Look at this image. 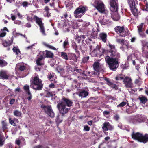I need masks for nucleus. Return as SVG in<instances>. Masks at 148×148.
I'll return each instance as SVG.
<instances>
[{
  "label": "nucleus",
  "mask_w": 148,
  "mask_h": 148,
  "mask_svg": "<svg viewBox=\"0 0 148 148\" xmlns=\"http://www.w3.org/2000/svg\"><path fill=\"white\" fill-rule=\"evenodd\" d=\"M104 80L106 81L107 84L109 85L110 87L113 89L116 90H117L118 89L117 86L115 84H113L112 82H111L110 79L107 77H105Z\"/></svg>",
  "instance_id": "19"
},
{
  "label": "nucleus",
  "mask_w": 148,
  "mask_h": 148,
  "mask_svg": "<svg viewBox=\"0 0 148 148\" xmlns=\"http://www.w3.org/2000/svg\"><path fill=\"white\" fill-rule=\"evenodd\" d=\"M99 45L96 44L95 42H92V43H90V49L91 51L92 50L95 49H96L98 48L99 47Z\"/></svg>",
  "instance_id": "31"
},
{
  "label": "nucleus",
  "mask_w": 148,
  "mask_h": 148,
  "mask_svg": "<svg viewBox=\"0 0 148 148\" xmlns=\"http://www.w3.org/2000/svg\"><path fill=\"white\" fill-rule=\"evenodd\" d=\"M127 104V103L125 101H123L120 104H118L117 106V108L119 107H122L124 106Z\"/></svg>",
  "instance_id": "50"
},
{
  "label": "nucleus",
  "mask_w": 148,
  "mask_h": 148,
  "mask_svg": "<svg viewBox=\"0 0 148 148\" xmlns=\"http://www.w3.org/2000/svg\"><path fill=\"white\" fill-rule=\"evenodd\" d=\"M12 50L16 55H18L20 53V51L18 47H14L13 48Z\"/></svg>",
  "instance_id": "36"
},
{
  "label": "nucleus",
  "mask_w": 148,
  "mask_h": 148,
  "mask_svg": "<svg viewBox=\"0 0 148 148\" xmlns=\"http://www.w3.org/2000/svg\"><path fill=\"white\" fill-rule=\"evenodd\" d=\"M89 59V56L84 57L82 59V62L84 63H87Z\"/></svg>",
  "instance_id": "47"
},
{
  "label": "nucleus",
  "mask_w": 148,
  "mask_h": 148,
  "mask_svg": "<svg viewBox=\"0 0 148 148\" xmlns=\"http://www.w3.org/2000/svg\"><path fill=\"white\" fill-rule=\"evenodd\" d=\"M31 87L36 90H41L43 88V84L42 80L39 78L38 75L34 76L32 80L30 81Z\"/></svg>",
  "instance_id": "2"
},
{
  "label": "nucleus",
  "mask_w": 148,
  "mask_h": 148,
  "mask_svg": "<svg viewBox=\"0 0 148 148\" xmlns=\"http://www.w3.org/2000/svg\"><path fill=\"white\" fill-rule=\"evenodd\" d=\"M131 78L128 76L125 77L123 82L125 84V87L127 88H131L132 86Z\"/></svg>",
  "instance_id": "13"
},
{
  "label": "nucleus",
  "mask_w": 148,
  "mask_h": 148,
  "mask_svg": "<svg viewBox=\"0 0 148 148\" xmlns=\"http://www.w3.org/2000/svg\"><path fill=\"white\" fill-rule=\"evenodd\" d=\"M85 38V36L84 35L80 36L77 35L76 36L75 40L79 43H80L81 42L82 43L84 41Z\"/></svg>",
  "instance_id": "23"
},
{
  "label": "nucleus",
  "mask_w": 148,
  "mask_h": 148,
  "mask_svg": "<svg viewBox=\"0 0 148 148\" xmlns=\"http://www.w3.org/2000/svg\"><path fill=\"white\" fill-rule=\"evenodd\" d=\"M112 18L114 21H117L119 20L120 17L119 15L117 13H115L111 15Z\"/></svg>",
  "instance_id": "32"
},
{
  "label": "nucleus",
  "mask_w": 148,
  "mask_h": 148,
  "mask_svg": "<svg viewBox=\"0 0 148 148\" xmlns=\"http://www.w3.org/2000/svg\"><path fill=\"white\" fill-rule=\"evenodd\" d=\"M65 69L68 72H71L72 70V68L71 66L68 64H67L65 67Z\"/></svg>",
  "instance_id": "41"
},
{
  "label": "nucleus",
  "mask_w": 148,
  "mask_h": 148,
  "mask_svg": "<svg viewBox=\"0 0 148 148\" xmlns=\"http://www.w3.org/2000/svg\"><path fill=\"white\" fill-rule=\"evenodd\" d=\"M143 23L138 27V32L142 31V29L143 28Z\"/></svg>",
  "instance_id": "60"
},
{
  "label": "nucleus",
  "mask_w": 148,
  "mask_h": 148,
  "mask_svg": "<svg viewBox=\"0 0 148 148\" xmlns=\"http://www.w3.org/2000/svg\"><path fill=\"white\" fill-rule=\"evenodd\" d=\"M43 44L45 46L49 48V49H51L52 50H54L57 51L58 49H56V48L54 47H53L51 45H49V44L45 43H43Z\"/></svg>",
  "instance_id": "38"
},
{
  "label": "nucleus",
  "mask_w": 148,
  "mask_h": 148,
  "mask_svg": "<svg viewBox=\"0 0 148 148\" xmlns=\"http://www.w3.org/2000/svg\"><path fill=\"white\" fill-rule=\"evenodd\" d=\"M23 89L25 90L26 92L30 91L29 86L28 85H26L23 87Z\"/></svg>",
  "instance_id": "53"
},
{
  "label": "nucleus",
  "mask_w": 148,
  "mask_h": 148,
  "mask_svg": "<svg viewBox=\"0 0 148 148\" xmlns=\"http://www.w3.org/2000/svg\"><path fill=\"white\" fill-rule=\"evenodd\" d=\"M57 108L58 109L60 113L62 115V116H64L65 114H66L70 109L69 108H67L66 106L59 103H58L57 105Z\"/></svg>",
  "instance_id": "8"
},
{
  "label": "nucleus",
  "mask_w": 148,
  "mask_h": 148,
  "mask_svg": "<svg viewBox=\"0 0 148 148\" xmlns=\"http://www.w3.org/2000/svg\"><path fill=\"white\" fill-rule=\"evenodd\" d=\"M96 29L97 30L96 31L94 28H93L92 30V32L90 36L91 38L94 39H95L97 38L98 33L99 31V30L97 28Z\"/></svg>",
  "instance_id": "26"
},
{
  "label": "nucleus",
  "mask_w": 148,
  "mask_h": 148,
  "mask_svg": "<svg viewBox=\"0 0 148 148\" xmlns=\"http://www.w3.org/2000/svg\"><path fill=\"white\" fill-rule=\"evenodd\" d=\"M36 64L38 66H43L44 65V62H42V61H40L38 62H38H36Z\"/></svg>",
  "instance_id": "59"
},
{
  "label": "nucleus",
  "mask_w": 148,
  "mask_h": 148,
  "mask_svg": "<svg viewBox=\"0 0 148 148\" xmlns=\"http://www.w3.org/2000/svg\"><path fill=\"white\" fill-rule=\"evenodd\" d=\"M9 121L10 123L13 126H16V124L15 123L14 121V120L11 119V118H9Z\"/></svg>",
  "instance_id": "55"
},
{
  "label": "nucleus",
  "mask_w": 148,
  "mask_h": 148,
  "mask_svg": "<svg viewBox=\"0 0 148 148\" xmlns=\"http://www.w3.org/2000/svg\"><path fill=\"white\" fill-rule=\"evenodd\" d=\"M88 10L86 6L80 5L74 11V16L76 18H80L85 14Z\"/></svg>",
  "instance_id": "3"
},
{
  "label": "nucleus",
  "mask_w": 148,
  "mask_h": 148,
  "mask_svg": "<svg viewBox=\"0 0 148 148\" xmlns=\"http://www.w3.org/2000/svg\"><path fill=\"white\" fill-rule=\"evenodd\" d=\"M12 76L10 74H7L6 72L4 71H1L0 72V77L4 79H7L12 78Z\"/></svg>",
  "instance_id": "17"
},
{
  "label": "nucleus",
  "mask_w": 148,
  "mask_h": 148,
  "mask_svg": "<svg viewBox=\"0 0 148 148\" xmlns=\"http://www.w3.org/2000/svg\"><path fill=\"white\" fill-rule=\"evenodd\" d=\"M72 47L73 48L75 49L76 50L77 49V46L76 43L73 41L72 42Z\"/></svg>",
  "instance_id": "54"
},
{
  "label": "nucleus",
  "mask_w": 148,
  "mask_h": 148,
  "mask_svg": "<svg viewBox=\"0 0 148 148\" xmlns=\"http://www.w3.org/2000/svg\"><path fill=\"white\" fill-rule=\"evenodd\" d=\"M42 53L45 58H53L54 56L53 53V52L47 50H45V51H43Z\"/></svg>",
  "instance_id": "20"
},
{
  "label": "nucleus",
  "mask_w": 148,
  "mask_h": 148,
  "mask_svg": "<svg viewBox=\"0 0 148 148\" xmlns=\"http://www.w3.org/2000/svg\"><path fill=\"white\" fill-rule=\"evenodd\" d=\"M110 19L106 16H103L100 18L99 22L101 25H105L110 22Z\"/></svg>",
  "instance_id": "21"
},
{
  "label": "nucleus",
  "mask_w": 148,
  "mask_h": 148,
  "mask_svg": "<svg viewBox=\"0 0 148 148\" xmlns=\"http://www.w3.org/2000/svg\"><path fill=\"white\" fill-rule=\"evenodd\" d=\"M124 45H125L126 46V48L127 49L130 48V47H131V46L130 45L129 42L127 41H125V43Z\"/></svg>",
  "instance_id": "62"
},
{
  "label": "nucleus",
  "mask_w": 148,
  "mask_h": 148,
  "mask_svg": "<svg viewBox=\"0 0 148 148\" xmlns=\"http://www.w3.org/2000/svg\"><path fill=\"white\" fill-rule=\"evenodd\" d=\"M41 108L44 110L45 112L51 117H54L55 114L51 108V106L45 105L42 104L41 105Z\"/></svg>",
  "instance_id": "7"
},
{
  "label": "nucleus",
  "mask_w": 148,
  "mask_h": 148,
  "mask_svg": "<svg viewBox=\"0 0 148 148\" xmlns=\"http://www.w3.org/2000/svg\"><path fill=\"white\" fill-rule=\"evenodd\" d=\"M74 71L78 73L80 75H83V76H86V75L85 74L84 71L82 69H78V67H76L74 69Z\"/></svg>",
  "instance_id": "27"
},
{
  "label": "nucleus",
  "mask_w": 148,
  "mask_h": 148,
  "mask_svg": "<svg viewBox=\"0 0 148 148\" xmlns=\"http://www.w3.org/2000/svg\"><path fill=\"white\" fill-rule=\"evenodd\" d=\"M96 8L101 13L103 12L105 9L104 5L101 1H98L96 2Z\"/></svg>",
  "instance_id": "15"
},
{
  "label": "nucleus",
  "mask_w": 148,
  "mask_h": 148,
  "mask_svg": "<svg viewBox=\"0 0 148 148\" xmlns=\"http://www.w3.org/2000/svg\"><path fill=\"white\" fill-rule=\"evenodd\" d=\"M137 123L143 121V119L141 117H136Z\"/></svg>",
  "instance_id": "63"
},
{
  "label": "nucleus",
  "mask_w": 148,
  "mask_h": 148,
  "mask_svg": "<svg viewBox=\"0 0 148 148\" xmlns=\"http://www.w3.org/2000/svg\"><path fill=\"white\" fill-rule=\"evenodd\" d=\"M99 39L101 40L104 43H106L107 41V35L104 32L101 33L99 34Z\"/></svg>",
  "instance_id": "22"
},
{
  "label": "nucleus",
  "mask_w": 148,
  "mask_h": 148,
  "mask_svg": "<svg viewBox=\"0 0 148 148\" xmlns=\"http://www.w3.org/2000/svg\"><path fill=\"white\" fill-rule=\"evenodd\" d=\"M103 132L107 136L108 134V132H106L108 130H112L114 127L110 124L109 122L106 121L103 123V126L102 127Z\"/></svg>",
  "instance_id": "9"
},
{
  "label": "nucleus",
  "mask_w": 148,
  "mask_h": 148,
  "mask_svg": "<svg viewBox=\"0 0 148 148\" xmlns=\"http://www.w3.org/2000/svg\"><path fill=\"white\" fill-rule=\"evenodd\" d=\"M130 122L133 124H136L137 123L136 117H135L133 118H131Z\"/></svg>",
  "instance_id": "51"
},
{
  "label": "nucleus",
  "mask_w": 148,
  "mask_h": 148,
  "mask_svg": "<svg viewBox=\"0 0 148 148\" xmlns=\"http://www.w3.org/2000/svg\"><path fill=\"white\" fill-rule=\"evenodd\" d=\"M54 77V75L53 74H52L51 73H49L48 75L47 76L48 78L51 81H53V80Z\"/></svg>",
  "instance_id": "42"
},
{
  "label": "nucleus",
  "mask_w": 148,
  "mask_h": 148,
  "mask_svg": "<svg viewBox=\"0 0 148 148\" xmlns=\"http://www.w3.org/2000/svg\"><path fill=\"white\" fill-rule=\"evenodd\" d=\"M142 56L148 58V42H146L143 44L142 48Z\"/></svg>",
  "instance_id": "14"
},
{
  "label": "nucleus",
  "mask_w": 148,
  "mask_h": 148,
  "mask_svg": "<svg viewBox=\"0 0 148 148\" xmlns=\"http://www.w3.org/2000/svg\"><path fill=\"white\" fill-rule=\"evenodd\" d=\"M93 66L94 70L96 71H101L103 70L102 65L99 62H94Z\"/></svg>",
  "instance_id": "16"
},
{
  "label": "nucleus",
  "mask_w": 148,
  "mask_h": 148,
  "mask_svg": "<svg viewBox=\"0 0 148 148\" xmlns=\"http://www.w3.org/2000/svg\"><path fill=\"white\" fill-rule=\"evenodd\" d=\"M87 46L86 44H85L84 45L81 47L80 48L82 53L84 52L85 51H87Z\"/></svg>",
  "instance_id": "39"
},
{
  "label": "nucleus",
  "mask_w": 148,
  "mask_h": 148,
  "mask_svg": "<svg viewBox=\"0 0 148 148\" xmlns=\"http://www.w3.org/2000/svg\"><path fill=\"white\" fill-rule=\"evenodd\" d=\"M33 19L35 21L36 24L39 25L40 32L43 35H45L46 34L44 24L42 23V19L41 18H39L36 15H34L33 17Z\"/></svg>",
  "instance_id": "5"
},
{
  "label": "nucleus",
  "mask_w": 148,
  "mask_h": 148,
  "mask_svg": "<svg viewBox=\"0 0 148 148\" xmlns=\"http://www.w3.org/2000/svg\"><path fill=\"white\" fill-rule=\"evenodd\" d=\"M131 11L132 14L135 16H137L138 15H140V12L136 8V5L135 3L130 5Z\"/></svg>",
  "instance_id": "12"
},
{
  "label": "nucleus",
  "mask_w": 148,
  "mask_h": 148,
  "mask_svg": "<svg viewBox=\"0 0 148 148\" xmlns=\"http://www.w3.org/2000/svg\"><path fill=\"white\" fill-rule=\"evenodd\" d=\"M14 115L16 116L19 117L21 115V113L20 112L17 110H15L14 112Z\"/></svg>",
  "instance_id": "49"
},
{
  "label": "nucleus",
  "mask_w": 148,
  "mask_h": 148,
  "mask_svg": "<svg viewBox=\"0 0 148 148\" xmlns=\"http://www.w3.org/2000/svg\"><path fill=\"white\" fill-rule=\"evenodd\" d=\"M29 5L28 2L26 1L23 2L22 3V5L25 8L28 7Z\"/></svg>",
  "instance_id": "56"
},
{
  "label": "nucleus",
  "mask_w": 148,
  "mask_h": 148,
  "mask_svg": "<svg viewBox=\"0 0 148 148\" xmlns=\"http://www.w3.org/2000/svg\"><path fill=\"white\" fill-rule=\"evenodd\" d=\"M135 111H134L132 108L127 109L126 110V112L128 114H130L135 112Z\"/></svg>",
  "instance_id": "43"
},
{
  "label": "nucleus",
  "mask_w": 148,
  "mask_h": 148,
  "mask_svg": "<svg viewBox=\"0 0 148 148\" xmlns=\"http://www.w3.org/2000/svg\"><path fill=\"white\" fill-rule=\"evenodd\" d=\"M58 103L66 106L70 107L72 105L73 102L72 100L63 97L61 101L59 102Z\"/></svg>",
  "instance_id": "11"
},
{
  "label": "nucleus",
  "mask_w": 148,
  "mask_h": 148,
  "mask_svg": "<svg viewBox=\"0 0 148 148\" xmlns=\"http://www.w3.org/2000/svg\"><path fill=\"white\" fill-rule=\"evenodd\" d=\"M44 57L42 55H41L37 59L36 62H39V61H42V60L43 59Z\"/></svg>",
  "instance_id": "58"
},
{
  "label": "nucleus",
  "mask_w": 148,
  "mask_h": 148,
  "mask_svg": "<svg viewBox=\"0 0 148 148\" xmlns=\"http://www.w3.org/2000/svg\"><path fill=\"white\" fill-rule=\"evenodd\" d=\"M26 93L28 96L27 99L28 101H30L32 98V95L31 93L30 90L26 92Z\"/></svg>",
  "instance_id": "45"
},
{
  "label": "nucleus",
  "mask_w": 148,
  "mask_h": 148,
  "mask_svg": "<svg viewBox=\"0 0 148 148\" xmlns=\"http://www.w3.org/2000/svg\"><path fill=\"white\" fill-rule=\"evenodd\" d=\"M134 58H135L134 55L132 54H131L128 56L127 58V60L128 61H132V60H133V59Z\"/></svg>",
  "instance_id": "46"
},
{
  "label": "nucleus",
  "mask_w": 148,
  "mask_h": 148,
  "mask_svg": "<svg viewBox=\"0 0 148 148\" xmlns=\"http://www.w3.org/2000/svg\"><path fill=\"white\" fill-rule=\"evenodd\" d=\"M115 32L121 36L125 37L129 34V31L127 29H125L123 26H117L114 28Z\"/></svg>",
  "instance_id": "4"
},
{
  "label": "nucleus",
  "mask_w": 148,
  "mask_h": 148,
  "mask_svg": "<svg viewBox=\"0 0 148 148\" xmlns=\"http://www.w3.org/2000/svg\"><path fill=\"white\" fill-rule=\"evenodd\" d=\"M124 77L121 74L117 75L115 77V79L116 80H121L124 79Z\"/></svg>",
  "instance_id": "40"
},
{
  "label": "nucleus",
  "mask_w": 148,
  "mask_h": 148,
  "mask_svg": "<svg viewBox=\"0 0 148 148\" xmlns=\"http://www.w3.org/2000/svg\"><path fill=\"white\" fill-rule=\"evenodd\" d=\"M88 74H89L88 75L94 77H99V72L97 71H91V72H88Z\"/></svg>",
  "instance_id": "29"
},
{
  "label": "nucleus",
  "mask_w": 148,
  "mask_h": 148,
  "mask_svg": "<svg viewBox=\"0 0 148 148\" xmlns=\"http://www.w3.org/2000/svg\"><path fill=\"white\" fill-rule=\"evenodd\" d=\"M13 37H10L7 40L3 41L2 42V44L5 47H7L11 45L13 43Z\"/></svg>",
  "instance_id": "18"
},
{
  "label": "nucleus",
  "mask_w": 148,
  "mask_h": 148,
  "mask_svg": "<svg viewBox=\"0 0 148 148\" xmlns=\"http://www.w3.org/2000/svg\"><path fill=\"white\" fill-rule=\"evenodd\" d=\"M88 92L84 90H83L80 91L79 95L81 98H84L87 96L88 95Z\"/></svg>",
  "instance_id": "28"
},
{
  "label": "nucleus",
  "mask_w": 148,
  "mask_h": 148,
  "mask_svg": "<svg viewBox=\"0 0 148 148\" xmlns=\"http://www.w3.org/2000/svg\"><path fill=\"white\" fill-rule=\"evenodd\" d=\"M18 69L20 71H23L24 70L26 69V67L24 65H20Z\"/></svg>",
  "instance_id": "48"
},
{
  "label": "nucleus",
  "mask_w": 148,
  "mask_h": 148,
  "mask_svg": "<svg viewBox=\"0 0 148 148\" xmlns=\"http://www.w3.org/2000/svg\"><path fill=\"white\" fill-rule=\"evenodd\" d=\"M138 99L140 100L141 103L144 104H145L148 101V99L147 97L142 95L139 96Z\"/></svg>",
  "instance_id": "25"
},
{
  "label": "nucleus",
  "mask_w": 148,
  "mask_h": 148,
  "mask_svg": "<svg viewBox=\"0 0 148 148\" xmlns=\"http://www.w3.org/2000/svg\"><path fill=\"white\" fill-rule=\"evenodd\" d=\"M70 16L71 17V15L68 16V14L67 12H64L63 14V16L61 17V18L63 19V20H68V19L67 18L69 17V18H70Z\"/></svg>",
  "instance_id": "35"
},
{
  "label": "nucleus",
  "mask_w": 148,
  "mask_h": 148,
  "mask_svg": "<svg viewBox=\"0 0 148 148\" xmlns=\"http://www.w3.org/2000/svg\"><path fill=\"white\" fill-rule=\"evenodd\" d=\"M101 13H102L104 14L103 16H106L107 17L110 18L112 14L110 12H109L107 10L105 9L104 10H103V12Z\"/></svg>",
  "instance_id": "30"
},
{
  "label": "nucleus",
  "mask_w": 148,
  "mask_h": 148,
  "mask_svg": "<svg viewBox=\"0 0 148 148\" xmlns=\"http://www.w3.org/2000/svg\"><path fill=\"white\" fill-rule=\"evenodd\" d=\"M132 138L140 142L145 143L144 135L140 133L137 132L135 133L133 132L131 134Z\"/></svg>",
  "instance_id": "6"
},
{
  "label": "nucleus",
  "mask_w": 148,
  "mask_h": 148,
  "mask_svg": "<svg viewBox=\"0 0 148 148\" xmlns=\"http://www.w3.org/2000/svg\"><path fill=\"white\" fill-rule=\"evenodd\" d=\"M145 143L148 141V134H146L144 135Z\"/></svg>",
  "instance_id": "64"
},
{
  "label": "nucleus",
  "mask_w": 148,
  "mask_h": 148,
  "mask_svg": "<svg viewBox=\"0 0 148 148\" xmlns=\"http://www.w3.org/2000/svg\"><path fill=\"white\" fill-rule=\"evenodd\" d=\"M77 56L74 53L69 54V60H73L75 62H77Z\"/></svg>",
  "instance_id": "24"
},
{
  "label": "nucleus",
  "mask_w": 148,
  "mask_h": 148,
  "mask_svg": "<svg viewBox=\"0 0 148 148\" xmlns=\"http://www.w3.org/2000/svg\"><path fill=\"white\" fill-rule=\"evenodd\" d=\"M69 45L68 40L66 39L64 42L63 46L64 48L66 49L68 48L67 46Z\"/></svg>",
  "instance_id": "44"
},
{
  "label": "nucleus",
  "mask_w": 148,
  "mask_h": 148,
  "mask_svg": "<svg viewBox=\"0 0 148 148\" xmlns=\"http://www.w3.org/2000/svg\"><path fill=\"white\" fill-rule=\"evenodd\" d=\"M2 128L3 129L5 130L7 128V124L6 123V122L5 121H3L2 122Z\"/></svg>",
  "instance_id": "52"
},
{
  "label": "nucleus",
  "mask_w": 148,
  "mask_h": 148,
  "mask_svg": "<svg viewBox=\"0 0 148 148\" xmlns=\"http://www.w3.org/2000/svg\"><path fill=\"white\" fill-rule=\"evenodd\" d=\"M8 64L6 61L3 59H0V67H3L6 66Z\"/></svg>",
  "instance_id": "34"
},
{
  "label": "nucleus",
  "mask_w": 148,
  "mask_h": 148,
  "mask_svg": "<svg viewBox=\"0 0 148 148\" xmlns=\"http://www.w3.org/2000/svg\"><path fill=\"white\" fill-rule=\"evenodd\" d=\"M61 57L66 60H69V56H68L67 53L64 52H62L61 53Z\"/></svg>",
  "instance_id": "37"
},
{
  "label": "nucleus",
  "mask_w": 148,
  "mask_h": 148,
  "mask_svg": "<svg viewBox=\"0 0 148 148\" xmlns=\"http://www.w3.org/2000/svg\"><path fill=\"white\" fill-rule=\"evenodd\" d=\"M78 24L76 22H73V23L72 27L73 29H76L78 27Z\"/></svg>",
  "instance_id": "57"
},
{
  "label": "nucleus",
  "mask_w": 148,
  "mask_h": 148,
  "mask_svg": "<svg viewBox=\"0 0 148 148\" xmlns=\"http://www.w3.org/2000/svg\"><path fill=\"white\" fill-rule=\"evenodd\" d=\"M109 4L110 6V10L112 12H116L118 11V4L117 0H110Z\"/></svg>",
  "instance_id": "10"
},
{
  "label": "nucleus",
  "mask_w": 148,
  "mask_h": 148,
  "mask_svg": "<svg viewBox=\"0 0 148 148\" xmlns=\"http://www.w3.org/2000/svg\"><path fill=\"white\" fill-rule=\"evenodd\" d=\"M99 48V47L97 49H94L91 53L92 56L93 57H97L99 56V53L98 51V49Z\"/></svg>",
  "instance_id": "33"
},
{
  "label": "nucleus",
  "mask_w": 148,
  "mask_h": 148,
  "mask_svg": "<svg viewBox=\"0 0 148 148\" xmlns=\"http://www.w3.org/2000/svg\"><path fill=\"white\" fill-rule=\"evenodd\" d=\"M109 50H106L103 48L99 47L98 49L99 56L100 57L104 54L106 55L105 60L109 65L110 69L115 71L118 67L120 62L121 55L117 51L114 45L109 44Z\"/></svg>",
  "instance_id": "1"
},
{
  "label": "nucleus",
  "mask_w": 148,
  "mask_h": 148,
  "mask_svg": "<svg viewBox=\"0 0 148 148\" xmlns=\"http://www.w3.org/2000/svg\"><path fill=\"white\" fill-rule=\"evenodd\" d=\"M127 1H128V3L129 5L132 4H134L135 3L134 0H127Z\"/></svg>",
  "instance_id": "61"
}]
</instances>
